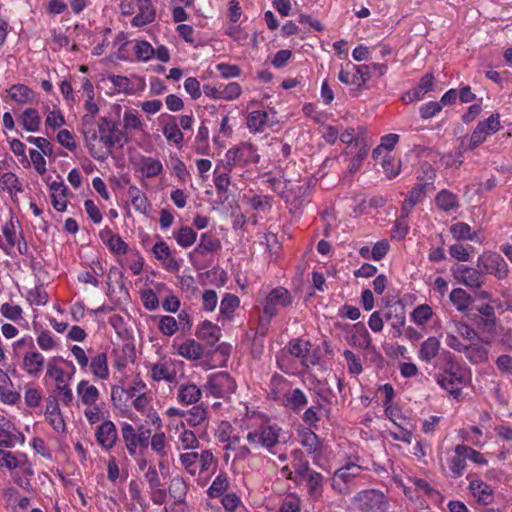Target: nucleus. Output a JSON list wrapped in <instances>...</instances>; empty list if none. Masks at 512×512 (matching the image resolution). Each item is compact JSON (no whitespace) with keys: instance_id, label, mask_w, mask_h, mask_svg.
I'll use <instances>...</instances> for the list:
<instances>
[{"instance_id":"obj_40","label":"nucleus","mask_w":512,"mask_h":512,"mask_svg":"<svg viewBox=\"0 0 512 512\" xmlns=\"http://www.w3.org/2000/svg\"><path fill=\"white\" fill-rule=\"evenodd\" d=\"M449 328L455 332V334L469 342L474 341L478 337L477 332L472 327L461 321H452Z\"/></svg>"},{"instance_id":"obj_44","label":"nucleus","mask_w":512,"mask_h":512,"mask_svg":"<svg viewBox=\"0 0 512 512\" xmlns=\"http://www.w3.org/2000/svg\"><path fill=\"white\" fill-rule=\"evenodd\" d=\"M0 183L9 191L12 198L15 197L17 192H23L21 183L19 182L18 178L11 172L3 173L0 176Z\"/></svg>"},{"instance_id":"obj_31","label":"nucleus","mask_w":512,"mask_h":512,"mask_svg":"<svg viewBox=\"0 0 512 512\" xmlns=\"http://www.w3.org/2000/svg\"><path fill=\"white\" fill-rule=\"evenodd\" d=\"M300 443L309 454L320 451L321 443L319 437L309 428L303 429L300 434Z\"/></svg>"},{"instance_id":"obj_11","label":"nucleus","mask_w":512,"mask_h":512,"mask_svg":"<svg viewBox=\"0 0 512 512\" xmlns=\"http://www.w3.org/2000/svg\"><path fill=\"white\" fill-rule=\"evenodd\" d=\"M236 382L227 372H218L209 376L205 389L217 398H224L236 390Z\"/></svg>"},{"instance_id":"obj_47","label":"nucleus","mask_w":512,"mask_h":512,"mask_svg":"<svg viewBox=\"0 0 512 512\" xmlns=\"http://www.w3.org/2000/svg\"><path fill=\"white\" fill-rule=\"evenodd\" d=\"M466 455L461 453H455L450 459L449 470L451 472V477L459 478L463 475L464 470L466 468Z\"/></svg>"},{"instance_id":"obj_12","label":"nucleus","mask_w":512,"mask_h":512,"mask_svg":"<svg viewBox=\"0 0 512 512\" xmlns=\"http://www.w3.org/2000/svg\"><path fill=\"white\" fill-rule=\"evenodd\" d=\"M291 293L283 287H277L270 291L263 303V313L276 316L279 308H285L292 304Z\"/></svg>"},{"instance_id":"obj_42","label":"nucleus","mask_w":512,"mask_h":512,"mask_svg":"<svg viewBox=\"0 0 512 512\" xmlns=\"http://www.w3.org/2000/svg\"><path fill=\"white\" fill-rule=\"evenodd\" d=\"M382 168L387 178L392 179L395 178L400 173L401 162L400 160L395 159L389 153H386L382 159Z\"/></svg>"},{"instance_id":"obj_18","label":"nucleus","mask_w":512,"mask_h":512,"mask_svg":"<svg viewBox=\"0 0 512 512\" xmlns=\"http://www.w3.org/2000/svg\"><path fill=\"white\" fill-rule=\"evenodd\" d=\"M307 403L306 395L299 388L290 389L283 393L282 404L295 413L302 411Z\"/></svg>"},{"instance_id":"obj_20","label":"nucleus","mask_w":512,"mask_h":512,"mask_svg":"<svg viewBox=\"0 0 512 512\" xmlns=\"http://www.w3.org/2000/svg\"><path fill=\"white\" fill-rule=\"evenodd\" d=\"M274 120H271L268 112L256 110L247 116V126L252 132H262L266 128L272 127Z\"/></svg>"},{"instance_id":"obj_22","label":"nucleus","mask_w":512,"mask_h":512,"mask_svg":"<svg viewBox=\"0 0 512 512\" xmlns=\"http://www.w3.org/2000/svg\"><path fill=\"white\" fill-rule=\"evenodd\" d=\"M155 19V10L150 0H142L136 15L132 18L131 24L134 27L145 26Z\"/></svg>"},{"instance_id":"obj_38","label":"nucleus","mask_w":512,"mask_h":512,"mask_svg":"<svg viewBox=\"0 0 512 512\" xmlns=\"http://www.w3.org/2000/svg\"><path fill=\"white\" fill-rule=\"evenodd\" d=\"M207 418V410L202 406H194L185 412V421L191 427L202 424Z\"/></svg>"},{"instance_id":"obj_45","label":"nucleus","mask_w":512,"mask_h":512,"mask_svg":"<svg viewBox=\"0 0 512 512\" xmlns=\"http://www.w3.org/2000/svg\"><path fill=\"white\" fill-rule=\"evenodd\" d=\"M184 427V423L181 424ZM179 449H195L199 446V441L193 431L183 428L178 437Z\"/></svg>"},{"instance_id":"obj_63","label":"nucleus","mask_w":512,"mask_h":512,"mask_svg":"<svg viewBox=\"0 0 512 512\" xmlns=\"http://www.w3.org/2000/svg\"><path fill=\"white\" fill-rule=\"evenodd\" d=\"M169 494L172 498L181 500L186 494V485L182 478H173L169 486Z\"/></svg>"},{"instance_id":"obj_35","label":"nucleus","mask_w":512,"mask_h":512,"mask_svg":"<svg viewBox=\"0 0 512 512\" xmlns=\"http://www.w3.org/2000/svg\"><path fill=\"white\" fill-rule=\"evenodd\" d=\"M449 231L452 234L453 238L458 241H474L476 239V232H473L471 227L465 222H457L455 224H452L449 228Z\"/></svg>"},{"instance_id":"obj_43","label":"nucleus","mask_w":512,"mask_h":512,"mask_svg":"<svg viewBox=\"0 0 512 512\" xmlns=\"http://www.w3.org/2000/svg\"><path fill=\"white\" fill-rule=\"evenodd\" d=\"M162 169L163 166L159 160L151 157L142 158L141 171L145 174L147 178H153L158 176L162 172Z\"/></svg>"},{"instance_id":"obj_16","label":"nucleus","mask_w":512,"mask_h":512,"mask_svg":"<svg viewBox=\"0 0 512 512\" xmlns=\"http://www.w3.org/2000/svg\"><path fill=\"white\" fill-rule=\"evenodd\" d=\"M95 437L98 444L103 449H112L118 438L115 424L110 420L104 421L100 426H98Z\"/></svg>"},{"instance_id":"obj_26","label":"nucleus","mask_w":512,"mask_h":512,"mask_svg":"<svg viewBox=\"0 0 512 512\" xmlns=\"http://www.w3.org/2000/svg\"><path fill=\"white\" fill-rule=\"evenodd\" d=\"M440 341L436 337H429L421 343L418 351V357L420 360L431 363L439 354Z\"/></svg>"},{"instance_id":"obj_13","label":"nucleus","mask_w":512,"mask_h":512,"mask_svg":"<svg viewBox=\"0 0 512 512\" xmlns=\"http://www.w3.org/2000/svg\"><path fill=\"white\" fill-rule=\"evenodd\" d=\"M454 278L470 289H478L483 284L482 271L466 265H456L452 268Z\"/></svg>"},{"instance_id":"obj_56","label":"nucleus","mask_w":512,"mask_h":512,"mask_svg":"<svg viewBox=\"0 0 512 512\" xmlns=\"http://www.w3.org/2000/svg\"><path fill=\"white\" fill-rule=\"evenodd\" d=\"M455 453H461V454L465 453L467 459H470L477 464L484 465L487 463V460L484 458V456L480 452L476 451L475 449H473L467 445H463V444L457 445L455 447Z\"/></svg>"},{"instance_id":"obj_46","label":"nucleus","mask_w":512,"mask_h":512,"mask_svg":"<svg viewBox=\"0 0 512 512\" xmlns=\"http://www.w3.org/2000/svg\"><path fill=\"white\" fill-rule=\"evenodd\" d=\"M361 471L362 467L360 465L353 462H348L346 465L339 468L335 475L344 482H349L351 479L359 476Z\"/></svg>"},{"instance_id":"obj_15","label":"nucleus","mask_w":512,"mask_h":512,"mask_svg":"<svg viewBox=\"0 0 512 512\" xmlns=\"http://www.w3.org/2000/svg\"><path fill=\"white\" fill-rule=\"evenodd\" d=\"M24 441V436L17 431L14 424L0 415V447H13Z\"/></svg>"},{"instance_id":"obj_1","label":"nucleus","mask_w":512,"mask_h":512,"mask_svg":"<svg viewBox=\"0 0 512 512\" xmlns=\"http://www.w3.org/2000/svg\"><path fill=\"white\" fill-rule=\"evenodd\" d=\"M435 367L439 369L434 375L437 384L457 398L461 393V386L467 382V369L449 351L441 353Z\"/></svg>"},{"instance_id":"obj_4","label":"nucleus","mask_w":512,"mask_h":512,"mask_svg":"<svg viewBox=\"0 0 512 512\" xmlns=\"http://www.w3.org/2000/svg\"><path fill=\"white\" fill-rule=\"evenodd\" d=\"M346 68H351L353 71L342 68L339 72L338 79L346 85H356L357 87H365L366 83L370 80L371 69H379V77L383 76L387 71L385 64L371 63L368 65H355L347 64Z\"/></svg>"},{"instance_id":"obj_14","label":"nucleus","mask_w":512,"mask_h":512,"mask_svg":"<svg viewBox=\"0 0 512 512\" xmlns=\"http://www.w3.org/2000/svg\"><path fill=\"white\" fill-rule=\"evenodd\" d=\"M95 115L96 114L86 113L82 117V132L90 155L94 159L105 160L108 157V153H99V151L95 149V141L98 139V133L93 128Z\"/></svg>"},{"instance_id":"obj_2","label":"nucleus","mask_w":512,"mask_h":512,"mask_svg":"<svg viewBox=\"0 0 512 512\" xmlns=\"http://www.w3.org/2000/svg\"><path fill=\"white\" fill-rule=\"evenodd\" d=\"M291 465L297 475V484L305 483L309 497L313 500L320 499L323 494L324 476L311 469L310 463L303 451L299 449L292 451Z\"/></svg>"},{"instance_id":"obj_50","label":"nucleus","mask_w":512,"mask_h":512,"mask_svg":"<svg viewBox=\"0 0 512 512\" xmlns=\"http://www.w3.org/2000/svg\"><path fill=\"white\" fill-rule=\"evenodd\" d=\"M163 134L168 141L176 145H179L184 138L183 133L175 121L168 122L164 125Z\"/></svg>"},{"instance_id":"obj_28","label":"nucleus","mask_w":512,"mask_h":512,"mask_svg":"<svg viewBox=\"0 0 512 512\" xmlns=\"http://www.w3.org/2000/svg\"><path fill=\"white\" fill-rule=\"evenodd\" d=\"M462 353H464L465 357L474 364L486 362L488 359L487 348L482 344L473 343V341L465 345Z\"/></svg>"},{"instance_id":"obj_23","label":"nucleus","mask_w":512,"mask_h":512,"mask_svg":"<svg viewBox=\"0 0 512 512\" xmlns=\"http://www.w3.org/2000/svg\"><path fill=\"white\" fill-rule=\"evenodd\" d=\"M196 336L213 346L220 339L221 330L216 324L205 320L198 326Z\"/></svg>"},{"instance_id":"obj_5","label":"nucleus","mask_w":512,"mask_h":512,"mask_svg":"<svg viewBox=\"0 0 512 512\" xmlns=\"http://www.w3.org/2000/svg\"><path fill=\"white\" fill-rule=\"evenodd\" d=\"M282 429L276 425H262L259 428L248 432L246 439L252 448H265L270 453H275L274 448L280 442Z\"/></svg>"},{"instance_id":"obj_53","label":"nucleus","mask_w":512,"mask_h":512,"mask_svg":"<svg viewBox=\"0 0 512 512\" xmlns=\"http://www.w3.org/2000/svg\"><path fill=\"white\" fill-rule=\"evenodd\" d=\"M273 198L268 195H254L248 199L249 206L254 210L269 211L272 208Z\"/></svg>"},{"instance_id":"obj_24","label":"nucleus","mask_w":512,"mask_h":512,"mask_svg":"<svg viewBox=\"0 0 512 512\" xmlns=\"http://www.w3.org/2000/svg\"><path fill=\"white\" fill-rule=\"evenodd\" d=\"M77 394L81 402L86 406H93L99 399L100 393L96 386L86 380H81L77 385Z\"/></svg>"},{"instance_id":"obj_57","label":"nucleus","mask_w":512,"mask_h":512,"mask_svg":"<svg viewBox=\"0 0 512 512\" xmlns=\"http://www.w3.org/2000/svg\"><path fill=\"white\" fill-rule=\"evenodd\" d=\"M9 94L11 98L18 103H27L30 97V88L23 84L13 85Z\"/></svg>"},{"instance_id":"obj_9","label":"nucleus","mask_w":512,"mask_h":512,"mask_svg":"<svg viewBox=\"0 0 512 512\" xmlns=\"http://www.w3.org/2000/svg\"><path fill=\"white\" fill-rule=\"evenodd\" d=\"M500 128L499 114H491L486 120L477 124L469 138L466 149L474 150L485 142L488 136L496 133Z\"/></svg>"},{"instance_id":"obj_34","label":"nucleus","mask_w":512,"mask_h":512,"mask_svg":"<svg viewBox=\"0 0 512 512\" xmlns=\"http://www.w3.org/2000/svg\"><path fill=\"white\" fill-rule=\"evenodd\" d=\"M270 188L276 192L285 202L290 201L291 191L288 188L290 181L283 177H270L267 179Z\"/></svg>"},{"instance_id":"obj_29","label":"nucleus","mask_w":512,"mask_h":512,"mask_svg":"<svg viewBox=\"0 0 512 512\" xmlns=\"http://www.w3.org/2000/svg\"><path fill=\"white\" fill-rule=\"evenodd\" d=\"M177 353L187 360H197L203 354V347L194 339H188L177 345Z\"/></svg>"},{"instance_id":"obj_21","label":"nucleus","mask_w":512,"mask_h":512,"mask_svg":"<svg viewBox=\"0 0 512 512\" xmlns=\"http://www.w3.org/2000/svg\"><path fill=\"white\" fill-rule=\"evenodd\" d=\"M202 396L201 389L194 383L180 384L177 392V400L184 405L197 403Z\"/></svg>"},{"instance_id":"obj_64","label":"nucleus","mask_w":512,"mask_h":512,"mask_svg":"<svg viewBox=\"0 0 512 512\" xmlns=\"http://www.w3.org/2000/svg\"><path fill=\"white\" fill-rule=\"evenodd\" d=\"M141 300L144 307L149 311H153L159 306L158 297L152 289L143 290L141 292Z\"/></svg>"},{"instance_id":"obj_49","label":"nucleus","mask_w":512,"mask_h":512,"mask_svg":"<svg viewBox=\"0 0 512 512\" xmlns=\"http://www.w3.org/2000/svg\"><path fill=\"white\" fill-rule=\"evenodd\" d=\"M239 303L240 300L237 296L233 294H225L220 303V313L224 317L230 318L235 309L239 306Z\"/></svg>"},{"instance_id":"obj_48","label":"nucleus","mask_w":512,"mask_h":512,"mask_svg":"<svg viewBox=\"0 0 512 512\" xmlns=\"http://www.w3.org/2000/svg\"><path fill=\"white\" fill-rule=\"evenodd\" d=\"M209 129L202 121L195 137V150L198 154H205L208 148Z\"/></svg>"},{"instance_id":"obj_33","label":"nucleus","mask_w":512,"mask_h":512,"mask_svg":"<svg viewBox=\"0 0 512 512\" xmlns=\"http://www.w3.org/2000/svg\"><path fill=\"white\" fill-rule=\"evenodd\" d=\"M449 298L455 308L460 312L466 311L473 301L472 297L462 288L453 289Z\"/></svg>"},{"instance_id":"obj_10","label":"nucleus","mask_w":512,"mask_h":512,"mask_svg":"<svg viewBox=\"0 0 512 512\" xmlns=\"http://www.w3.org/2000/svg\"><path fill=\"white\" fill-rule=\"evenodd\" d=\"M477 267L482 273L493 275L498 279H504L508 275V265L504 258L496 252H488L477 259Z\"/></svg>"},{"instance_id":"obj_59","label":"nucleus","mask_w":512,"mask_h":512,"mask_svg":"<svg viewBox=\"0 0 512 512\" xmlns=\"http://www.w3.org/2000/svg\"><path fill=\"white\" fill-rule=\"evenodd\" d=\"M23 459L26 460V455H21L19 458H17L11 452L0 451V467L19 469L21 467L20 463L23 461Z\"/></svg>"},{"instance_id":"obj_25","label":"nucleus","mask_w":512,"mask_h":512,"mask_svg":"<svg viewBox=\"0 0 512 512\" xmlns=\"http://www.w3.org/2000/svg\"><path fill=\"white\" fill-rule=\"evenodd\" d=\"M469 488L478 502L482 505H489L493 501V491L487 483L479 479L470 481Z\"/></svg>"},{"instance_id":"obj_60","label":"nucleus","mask_w":512,"mask_h":512,"mask_svg":"<svg viewBox=\"0 0 512 512\" xmlns=\"http://www.w3.org/2000/svg\"><path fill=\"white\" fill-rule=\"evenodd\" d=\"M219 168L215 170L214 184L218 192H227L230 185L229 173L227 171L226 164L224 165V171L218 172Z\"/></svg>"},{"instance_id":"obj_58","label":"nucleus","mask_w":512,"mask_h":512,"mask_svg":"<svg viewBox=\"0 0 512 512\" xmlns=\"http://www.w3.org/2000/svg\"><path fill=\"white\" fill-rule=\"evenodd\" d=\"M134 52L138 59L147 61L154 56L155 49L147 41H138L134 46Z\"/></svg>"},{"instance_id":"obj_3","label":"nucleus","mask_w":512,"mask_h":512,"mask_svg":"<svg viewBox=\"0 0 512 512\" xmlns=\"http://www.w3.org/2000/svg\"><path fill=\"white\" fill-rule=\"evenodd\" d=\"M121 436L128 454L131 457H136L148 448L151 429L143 425L135 429L130 423L124 422L121 426Z\"/></svg>"},{"instance_id":"obj_51","label":"nucleus","mask_w":512,"mask_h":512,"mask_svg":"<svg viewBox=\"0 0 512 512\" xmlns=\"http://www.w3.org/2000/svg\"><path fill=\"white\" fill-rule=\"evenodd\" d=\"M228 486L229 481L227 476L224 474H219L209 487L208 494L212 498L219 497L227 490Z\"/></svg>"},{"instance_id":"obj_62","label":"nucleus","mask_w":512,"mask_h":512,"mask_svg":"<svg viewBox=\"0 0 512 512\" xmlns=\"http://www.w3.org/2000/svg\"><path fill=\"white\" fill-rule=\"evenodd\" d=\"M442 110L441 103L430 101L423 104L419 108V113L422 119H430L440 113Z\"/></svg>"},{"instance_id":"obj_37","label":"nucleus","mask_w":512,"mask_h":512,"mask_svg":"<svg viewBox=\"0 0 512 512\" xmlns=\"http://www.w3.org/2000/svg\"><path fill=\"white\" fill-rule=\"evenodd\" d=\"M432 308L427 304L417 306L411 313V320L418 326L424 327L432 318Z\"/></svg>"},{"instance_id":"obj_19","label":"nucleus","mask_w":512,"mask_h":512,"mask_svg":"<svg viewBox=\"0 0 512 512\" xmlns=\"http://www.w3.org/2000/svg\"><path fill=\"white\" fill-rule=\"evenodd\" d=\"M349 344L355 347H358L363 350H368L371 347V336L365 327V325L361 322H358L353 325L351 329V334L349 338Z\"/></svg>"},{"instance_id":"obj_52","label":"nucleus","mask_w":512,"mask_h":512,"mask_svg":"<svg viewBox=\"0 0 512 512\" xmlns=\"http://www.w3.org/2000/svg\"><path fill=\"white\" fill-rule=\"evenodd\" d=\"M143 125L136 110H129L124 113L123 128L125 130H142Z\"/></svg>"},{"instance_id":"obj_41","label":"nucleus","mask_w":512,"mask_h":512,"mask_svg":"<svg viewBox=\"0 0 512 512\" xmlns=\"http://www.w3.org/2000/svg\"><path fill=\"white\" fill-rule=\"evenodd\" d=\"M149 444L152 451H154L160 458L167 457V441L164 432H156L151 435Z\"/></svg>"},{"instance_id":"obj_32","label":"nucleus","mask_w":512,"mask_h":512,"mask_svg":"<svg viewBox=\"0 0 512 512\" xmlns=\"http://www.w3.org/2000/svg\"><path fill=\"white\" fill-rule=\"evenodd\" d=\"M151 377L154 381L173 382L176 378V371L166 363H156L151 367Z\"/></svg>"},{"instance_id":"obj_17","label":"nucleus","mask_w":512,"mask_h":512,"mask_svg":"<svg viewBox=\"0 0 512 512\" xmlns=\"http://www.w3.org/2000/svg\"><path fill=\"white\" fill-rule=\"evenodd\" d=\"M221 248L222 245L219 238L211 232H206L200 236L199 243L190 253V257L193 258L196 255L205 256L208 254H214L221 250Z\"/></svg>"},{"instance_id":"obj_39","label":"nucleus","mask_w":512,"mask_h":512,"mask_svg":"<svg viewBox=\"0 0 512 512\" xmlns=\"http://www.w3.org/2000/svg\"><path fill=\"white\" fill-rule=\"evenodd\" d=\"M311 344L309 341H304L302 339H294L291 340L288 344L289 353L301 359L302 361L307 357L310 351Z\"/></svg>"},{"instance_id":"obj_8","label":"nucleus","mask_w":512,"mask_h":512,"mask_svg":"<svg viewBox=\"0 0 512 512\" xmlns=\"http://www.w3.org/2000/svg\"><path fill=\"white\" fill-rule=\"evenodd\" d=\"M225 158L227 171H232L235 166L245 167L252 163H258L260 155L255 145L244 142L237 147L229 149L225 154Z\"/></svg>"},{"instance_id":"obj_55","label":"nucleus","mask_w":512,"mask_h":512,"mask_svg":"<svg viewBox=\"0 0 512 512\" xmlns=\"http://www.w3.org/2000/svg\"><path fill=\"white\" fill-rule=\"evenodd\" d=\"M343 357L347 362L348 371L351 374L358 375L363 371L361 359L354 352L351 350H345L343 352Z\"/></svg>"},{"instance_id":"obj_36","label":"nucleus","mask_w":512,"mask_h":512,"mask_svg":"<svg viewBox=\"0 0 512 512\" xmlns=\"http://www.w3.org/2000/svg\"><path fill=\"white\" fill-rule=\"evenodd\" d=\"M174 238L179 246L187 248L195 243L197 233L191 227L183 226L178 231L174 232Z\"/></svg>"},{"instance_id":"obj_6","label":"nucleus","mask_w":512,"mask_h":512,"mask_svg":"<svg viewBox=\"0 0 512 512\" xmlns=\"http://www.w3.org/2000/svg\"><path fill=\"white\" fill-rule=\"evenodd\" d=\"M352 503L355 508L362 512H387L389 502L387 497L379 490L366 489L358 492Z\"/></svg>"},{"instance_id":"obj_54","label":"nucleus","mask_w":512,"mask_h":512,"mask_svg":"<svg viewBox=\"0 0 512 512\" xmlns=\"http://www.w3.org/2000/svg\"><path fill=\"white\" fill-rule=\"evenodd\" d=\"M158 329L165 336H172L178 329V322L173 316H162L158 323Z\"/></svg>"},{"instance_id":"obj_27","label":"nucleus","mask_w":512,"mask_h":512,"mask_svg":"<svg viewBox=\"0 0 512 512\" xmlns=\"http://www.w3.org/2000/svg\"><path fill=\"white\" fill-rule=\"evenodd\" d=\"M435 204L438 209L444 212L459 208L458 196L447 189L439 191L435 197Z\"/></svg>"},{"instance_id":"obj_7","label":"nucleus","mask_w":512,"mask_h":512,"mask_svg":"<svg viewBox=\"0 0 512 512\" xmlns=\"http://www.w3.org/2000/svg\"><path fill=\"white\" fill-rule=\"evenodd\" d=\"M98 126V138L99 141L104 145L106 151L104 153H111V149L114 146L122 148L125 143L129 141L125 132L118 129L115 122L107 117H101L97 123Z\"/></svg>"},{"instance_id":"obj_61","label":"nucleus","mask_w":512,"mask_h":512,"mask_svg":"<svg viewBox=\"0 0 512 512\" xmlns=\"http://www.w3.org/2000/svg\"><path fill=\"white\" fill-rule=\"evenodd\" d=\"M27 461H23L22 466L15 472V482L25 488L28 489L30 487V469L27 467Z\"/></svg>"},{"instance_id":"obj_30","label":"nucleus","mask_w":512,"mask_h":512,"mask_svg":"<svg viewBox=\"0 0 512 512\" xmlns=\"http://www.w3.org/2000/svg\"><path fill=\"white\" fill-rule=\"evenodd\" d=\"M90 369L99 379H107L109 376L107 354L105 352H101L92 357Z\"/></svg>"}]
</instances>
